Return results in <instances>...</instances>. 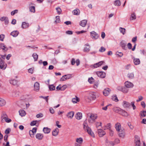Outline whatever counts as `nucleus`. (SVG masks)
Returning a JSON list of instances; mask_svg holds the SVG:
<instances>
[{"label":"nucleus","mask_w":146,"mask_h":146,"mask_svg":"<svg viewBox=\"0 0 146 146\" xmlns=\"http://www.w3.org/2000/svg\"><path fill=\"white\" fill-rule=\"evenodd\" d=\"M86 120L87 119H86V120L84 121L83 124L84 129V130L85 131H86L89 134H90L91 136L94 137V134L91 131L90 128L88 127L86 121Z\"/></svg>","instance_id":"nucleus-1"},{"label":"nucleus","mask_w":146,"mask_h":146,"mask_svg":"<svg viewBox=\"0 0 146 146\" xmlns=\"http://www.w3.org/2000/svg\"><path fill=\"white\" fill-rule=\"evenodd\" d=\"M88 116L89 117V118L88 119V122L89 123H93L95 121V120L97 118L96 115L91 113H89L88 114Z\"/></svg>","instance_id":"nucleus-2"},{"label":"nucleus","mask_w":146,"mask_h":146,"mask_svg":"<svg viewBox=\"0 0 146 146\" xmlns=\"http://www.w3.org/2000/svg\"><path fill=\"white\" fill-rule=\"evenodd\" d=\"M104 63V62L101 61L98 62L91 65L90 67L92 68H95L100 66Z\"/></svg>","instance_id":"nucleus-3"},{"label":"nucleus","mask_w":146,"mask_h":146,"mask_svg":"<svg viewBox=\"0 0 146 146\" xmlns=\"http://www.w3.org/2000/svg\"><path fill=\"white\" fill-rule=\"evenodd\" d=\"M135 146H141L139 137L137 135H135Z\"/></svg>","instance_id":"nucleus-4"},{"label":"nucleus","mask_w":146,"mask_h":146,"mask_svg":"<svg viewBox=\"0 0 146 146\" xmlns=\"http://www.w3.org/2000/svg\"><path fill=\"white\" fill-rule=\"evenodd\" d=\"M96 74L98 77L101 78H104L106 76V73L103 72H97Z\"/></svg>","instance_id":"nucleus-5"},{"label":"nucleus","mask_w":146,"mask_h":146,"mask_svg":"<svg viewBox=\"0 0 146 146\" xmlns=\"http://www.w3.org/2000/svg\"><path fill=\"white\" fill-rule=\"evenodd\" d=\"M91 36L93 39H96L99 37V35L98 34L94 31L91 32Z\"/></svg>","instance_id":"nucleus-6"},{"label":"nucleus","mask_w":146,"mask_h":146,"mask_svg":"<svg viewBox=\"0 0 146 146\" xmlns=\"http://www.w3.org/2000/svg\"><path fill=\"white\" fill-rule=\"evenodd\" d=\"M118 133V135L120 137L122 138H124L125 136V133L124 129H122L119 131H117Z\"/></svg>","instance_id":"nucleus-7"},{"label":"nucleus","mask_w":146,"mask_h":146,"mask_svg":"<svg viewBox=\"0 0 146 146\" xmlns=\"http://www.w3.org/2000/svg\"><path fill=\"white\" fill-rule=\"evenodd\" d=\"M105 143L106 146H113L115 145L114 143L109 141L107 139L106 140Z\"/></svg>","instance_id":"nucleus-8"},{"label":"nucleus","mask_w":146,"mask_h":146,"mask_svg":"<svg viewBox=\"0 0 146 146\" xmlns=\"http://www.w3.org/2000/svg\"><path fill=\"white\" fill-rule=\"evenodd\" d=\"M34 90L36 91H38L40 89V84L38 82H36L34 84Z\"/></svg>","instance_id":"nucleus-9"},{"label":"nucleus","mask_w":146,"mask_h":146,"mask_svg":"<svg viewBox=\"0 0 146 146\" xmlns=\"http://www.w3.org/2000/svg\"><path fill=\"white\" fill-rule=\"evenodd\" d=\"M98 134L100 137H102L106 134V132L102 129H98Z\"/></svg>","instance_id":"nucleus-10"},{"label":"nucleus","mask_w":146,"mask_h":146,"mask_svg":"<svg viewBox=\"0 0 146 146\" xmlns=\"http://www.w3.org/2000/svg\"><path fill=\"white\" fill-rule=\"evenodd\" d=\"M121 125L119 123H117L115 125V128L117 131H119L120 130L122 129H121Z\"/></svg>","instance_id":"nucleus-11"},{"label":"nucleus","mask_w":146,"mask_h":146,"mask_svg":"<svg viewBox=\"0 0 146 146\" xmlns=\"http://www.w3.org/2000/svg\"><path fill=\"white\" fill-rule=\"evenodd\" d=\"M43 135L41 133H37L36 135V138L39 140H42L43 138Z\"/></svg>","instance_id":"nucleus-12"},{"label":"nucleus","mask_w":146,"mask_h":146,"mask_svg":"<svg viewBox=\"0 0 146 146\" xmlns=\"http://www.w3.org/2000/svg\"><path fill=\"white\" fill-rule=\"evenodd\" d=\"M90 46L88 44H87L85 45L84 51L85 52H88L90 50Z\"/></svg>","instance_id":"nucleus-13"},{"label":"nucleus","mask_w":146,"mask_h":146,"mask_svg":"<svg viewBox=\"0 0 146 146\" xmlns=\"http://www.w3.org/2000/svg\"><path fill=\"white\" fill-rule=\"evenodd\" d=\"M125 84L127 88H131L133 86V84L132 83L128 81L126 82Z\"/></svg>","instance_id":"nucleus-14"},{"label":"nucleus","mask_w":146,"mask_h":146,"mask_svg":"<svg viewBox=\"0 0 146 146\" xmlns=\"http://www.w3.org/2000/svg\"><path fill=\"white\" fill-rule=\"evenodd\" d=\"M10 83L13 85H16L17 84L18 81L15 79H12L9 81Z\"/></svg>","instance_id":"nucleus-15"},{"label":"nucleus","mask_w":146,"mask_h":146,"mask_svg":"<svg viewBox=\"0 0 146 146\" xmlns=\"http://www.w3.org/2000/svg\"><path fill=\"white\" fill-rule=\"evenodd\" d=\"M110 90L108 88L105 89L103 91L104 95L105 96H108L110 93Z\"/></svg>","instance_id":"nucleus-16"},{"label":"nucleus","mask_w":146,"mask_h":146,"mask_svg":"<svg viewBox=\"0 0 146 146\" xmlns=\"http://www.w3.org/2000/svg\"><path fill=\"white\" fill-rule=\"evenodd\" d=\"M76 118L80 120L82 118V114L80 112H78L75 115Z\"/></svg>","instance_id":"nucleus-17"},{"label":"nucleus","mask_w":146,"mask_h":146,"mask_svg":"<svg viewBox=\"0 0 146 146\" xmlns=\"http://www.w3.org/2000/svg\"><path fill=\"white\" fill-rule=\"evenodd\" d=\"M51 129L47 127H44L43 128V131L45 134L49 133Z\"/></svg>","instance_id":"nucleus-18"},{"label":"nucleus","mask_w":146,"mask_h":146,"mask_svg":"<svg viewBox=\"0 0 146 146\" xmlns=\"http://www.w3.org/2000/svg\"><path fill=\"white\" fill-rule=\"evenodd\" d=\"M8 116L7 115L6 113L5 112H3L2 113L1 115V119H2V121H3V119H5L7 118Z\"/></svg>","instance_id":"nucleus-19"},{"label":"nucleus","mask_w":146,"mask_h":146,"mask_svg":"<svg viewBox=\"0 0 146 146\" xmlns=\"http://www.w3.org/2000/svg\"><path fill=\"white\" fill-rule=\"evenodd\" d=\"M87 23V21L86 20H84L81 21L80 23V25L83 27H84Z\"/></svg>","instance_id":"nucleus-20"},{"label":"nucleus","mask_w":146,"mask_h":146,"mask_svg":"<svg viewBox=\"0 0 146 146\" xmlns=\"http://www.w3.org/2000/svg\"><path fill=\"white\" fill-rule=\"evenodd\" d=\"M123 106L124 108H128L130 106V104L126 101H124Z\"/></svg>","instance_id":"nucleus-21"},{"label":"nucleus","mask_w":146,"mask_h":146,"mask_svg":"<svg viewBox=\"0 0 146 146\" xmlns=\"http://www.w3.org/2000/svg\"><path fill=\"white\" fill-rule=\"evenodd\" d=\"M72 13L75 15H78L80 13V11L79 9H76L72 11Z\"/></svg>","instance_id":"nucleus-22"},{"label":"nucleus","mask_w":146,"mask_h":146,"mask_svg":"<svg viewBox=\"0 0 146 146\" xmlns=\"http://www.w3.org/2000/svg\"><path fill=\"white\" fill-rule=\"evenodd\" d=\"M59 132V129L58 128H56L53 132L52 134L53 136H57Z\"/></svg>","instance_id":"nucleus-23"},{"label":"nucleus","mask_w":146,"mask_h":146,"mask_svg":"<svg viewBox=\"0 0 146 146\" xmlns=\"http://www.w3.org/2000/svg\"><path fill=\"white\" fill-rule=\"evenodd\" d=\"M74 112L73 111H72L68 113L67 115V116L68 118L71 119L74 116Z\"/></svg>","instance_id":"nucleus-24"},{"label":"nucleus","mask_w":146,"mask_h":146,"mask_svg":"<svg viewBox=\"0 0 146 146\" xmlns=\"http://www.w3.org/2000/svg\"><path fill=\"white\" fill-rule=\"evenodd\" d=\"M133 62L135 65H137L140 64V61L139 59L134 58L133 59Z\"/></svg>","instance_id":"nucleus-25"},{"label":"nucleus","mask_w":146,"mask_h":146,"mask_svg":"<svg viewBox=\"0 0 146 146\" xmlns=\"http://www.w3.org/2000/svg\"><path fill=\"white\" fill-rule=\"evenodd\" d=\"M6 104V102L4 100L0 98V106H4Z\"/></svg>","instance_id":"nucleus-26"},{"label":"nucleus","mask_w":146,"mask_h":146,"mask_svg":"<svg viewBox=\"0 0 146 146\" xmlns=\"http://www.w3.org/2000/svg\"><path fill=\"white\" fill-rule=\"evenodd\" d=\"M1 48L4 51H7L8 50L7 48L6 47L4 44H1L0 45V48Z\"/></svg>","instance_id":"nucleus-27"},{"label":"nucleus","mask_w":146,"mask_h":146,"mask_svg":"<svg viewBox=\"0 0 146 146\" xmlns=\"http://www.w3.org/2000/svg\"><path fill=\"white\" fill-rule=\"evenodd\" d=\"M19 32L17 31H14L11 33V35L13 37H16L18 35Z\"/></svg>","instance_id":"nucleus-28"},{"label":"nucleus","mask_w":146,"mask_h":146,"mask_svg":"<svg viewBox=\"0 0 146 146\" xmlns=\"http://www.w3.org/2000/svg\"><path fill=\"white\" fill-rule=\"evenodd\" d=\"M29 26V24L25 22H23L22 23L21 27L23 29L26 28Z\"/></svg>","instance_id":"nucleus-29"},{"label":"nucleus","mask_w":146,"mask_h":146,"mask_svg":"<svg viewBox=\"0 0 146 146\" xmlns=\"http://www.w3.org/2000/svg\"><path fill=\"white\" fill-rule=\"evenodd\" d=\"M76 141L78 143L81 144L83 142V139L82 137H79L76 138Z\"/></svg>","instance_id":"nucleus-30"},{"label":"nucleus","mask_w":146,"mask_h":146,"mask_svg":"<svg viewBox=\"0 0 146 146\" xmlns=\"http://www.w3.org/2000/svg\"><path fill=\"white\" fill-rule=\"evenodd\" d=\"M19 115L22 117L26 115L25 112L23 110H20L19 111Z\"/></svg>","instance_id":"nucleus-31"},{"label":"nucleus","mask_w":146,"mask_h":146,"mask_svg":"<svg viewBox=\"0 0 146 146\" xmlns=\"http://www.w3.org/2000/svg\"><path fill=\"white\" fill-rule=\"evenodd\" d=\"M120 111L121 112L120 113H121V114L123 116L127 117L129 115L127 112L123 110H120Z\"/></svg>","instance_id":"nucleus-32"},{"label":"nucleus","mask_w":146,"mask_h":146,"mask_svg":"<svg viewBox=\"0 0 146 146\" xmlns=\"http://www.w3.org/2000/svg\"><path fill=\"white\" fill-rule=\"evenodd\" d=\"M32 56L33 57L35 61H36L37 60L38 55L36 53H34L33 54Z\"/></svg>","instance_id":"nucleus-33"},{"label":"nucleus","mask_w":146,"mask_h":146,"mask_svg":"<svg viewBox=\"0 0 146 146\" xmlns=\"http://www.w3.org/2000/svg\"><path fill=\"white\" fill-rule=\"evenodd\" d=\"M127 77L130 79H132L134 78V74L133 73H129L127 75Z\"/></svg>","instance_id":"nucleus-34"},{"label":"nucleus","mask_w":146,"mask_h":146,"mask_svg":"<svg viewBox=\"0 0 146 146\" xmlns=\"http://www.w3.org/2000/svg\"><path fill=\"white\" fill-rule=\"evenodd\" d=\"M136 16L135 13H133L131 15L130 18V20H133L135 19L136 18Z\"/></svg>","instance_id":"nucleus-35"},{"label":"nucleus","mask_w":146,"mask_h":146,"mask_svg":"<svg viewBox=\"0 0 146 146\" xmlns=\"http://www.w3.org/2000/svg\"><path fill=\"white\" fill-rule=\"evenodd\" d=\"M114 4L116 6H119L121 4L120 1L118 0H116L115 1Z\"/></svg>","instance_id":"nucleus-36"},{"label":"nucleus","mask_w":146,"mask_h":146,"mask_svg":"<svg viewBox=\"0 0 146 146\" xmlns=\"http://www.w3.org/2000/svg\"><path fill=\"white\" fill-rule=\"evenodd\" d=\"M49 88L50 91L54 90L55 89V87L52 84L49 85Z\"/></svg>","instance_id":"nucleus-37"},{"label":"nucleus","mask_w":146,"mask_h":146,"mask_svg":"<svg viewBox=\"0 0 146 146\" xmlns=\"http://www.w3.org/2000/svg\"><path fill=\"white\" fill-rule=\"evenodd\" d=\"M30 11L31 12L34 13L35 12V7L32 6L29 7Z\"/></svg>","instance_id":"nucleus-38"},{"label":"nucleus","mask_w":146,"mask_h":146,"mask_svg":"<svg viewBox=\"0 0 146 146\" xmlns=\"http://www.w3.org/2000/svg\"><path fill=\"white\" fill-rule=\"evenodd\" d=\"M76 98H73L72 99V101L74 103H76L77 102L79 101V98L78 97L76 96Z\"/></svg>","instance_id":"nucleus-39"},{"label":"nucleus","mask_w":146,"mask_h":146,"mask_svg":"<svg viewBox=\"0 0 146 146\" xmlns=\"http://www.w3.org/2000/svg\"><path fill=\"white\" fill-rule=\"evenodd\" d=\"M119 29L120 32L122 33L123 35H124L125 32V29L122 27H120Z\"/></svg>","instance_id":"nucleus-40"},{"label":"nucleus","mask_w":146,"mask_h":146,"mask_svg":"<svg viewBox=\"0 0 146 146\" xmlns=\"http://www.w3.org/2000/svg\"><path fill=\"white\" fill-rule=\"evenodd\" d=\"M13 96L15 97H17L19 95V92L18 91H15L13 92Z\"/></svg>","instance_id":"nucleus-41"},{"label":"nucleus","mask_w":146,"mask_h":146,"mask_svg":"<svg viewBox=\"0 0 146 146\" xmlns=\"http://www.w3.org/2000/svg\"><path fill=\"white\" fill-rule=\"evenodd\" d=\"M56 19L55 21V23H59L60 22V17L59 16H57L56 17Z\"/></svg>","instance_id":"nucleus-42"},{"label":"nucleus","mask_w":146,"mask_h":146,"mask_svg":"<svg viewBox=\"0 0 146 146\" xmlns=\"http://www.w3.org/2000/svg\"><path fill=\"white\" fill-rule=\"evenodd\" d=\"M64 76H65V79L66 80L70 79L72 78L71 75L70 74L65 75H64Z\"/></svg>","instance_id":"nucleus-43"},{"label":"nucleus","mask_w":146,"mask_h":146,"mask_svg":"<svg viewBox=\"0 0 146 146\" xmlns=\"http://www.w3.org/2000/svg\"><path fill=\"white\" fill-rule=\"evenodd\" d=\"M34 133L31 130H30L29 131V134L31 137H34Z\"/></svg>","instance_id":"nucleus-44"},{"label":"nucleus","mask_w":146,"mask_h":146,"mask_svg":"<svg viewBox=\"0 0 146 146\" xmlns=\"http://www.w3.org/2000/svg\"><path fill=\"white\" fill-rule=\"evenodd\" d=\"M116 55H117L118 56L121 57L123 56V54L121 52H117L116 53Z\"/></svg>","instance_id":"nucleus-45"},{"label":"nucleus","mask_w":146,"mask_h":146,"mask_svg":"<svg viewBox=\"0 0 146 146\" xmlns=\"http://www.w3.org/2000/svg\"><path fill=\"white\" fill-rule=\"evenodd\" d=\"M37 121L36 120V121H33L30 123V125L31 126H34L36 124Z\"/></svg>","instance_id":"nucleus-46"},{"label":"nucleus","mask_w":146,"mask_h":146,"mask_svg":"<svg viewBox=\"0 0 146 146\" xmlns=\"http://www.w3.org/2000/svg\"><path fill=\"white\" fill-rule=\"evenodd\" d=\"M18 12V10L16 9L14 11H12L11 12V15H14L15 14L17 13Z\"/></svg>","instance_id":"nucleus-47"},{"label":"nucleus","mask_w":146,"mask_h":146,"mask_svg":"<svg viewBox=\"0 0 146 146\" xmlns=\"http://www.w3.org/2000/svg\"><path fill=\"white\" fill-rule=\"evenodd\" d=\"M112 99L113 100L115 101V102H117L118 101L117 98L116 96H112Z\"/></svg>","instance_id":"nucleus-48"},{"label":"nucleus","mask_w":146,"mask_h":146,"mask_svg":"<svg viewBox=\"0 0 146 146\" xmlns=\"http://www.w3.org/2000/svg\"><path fill=\"white\" fill-rule=\"evenodd\" d=\"M121 91L124 93H127L128 92V90L126 88H123Z\"/></svg>","instance_id":"nucleus-49"},{"label":"nucleus","mask_w":146,"mask_h":146,"mask_svg":"<svg viewBox=\"0 0 146 146\" xmlns=\"http://www.w3.org/2000/svg\"><path fill=\"white\" fill-rule=\"evenodd\" d=\"M94 79L92 77L89 78L88 80V81L90 84L94 82Z\"/></svg>","instance_id":"nucleus-50"},{"label":"nucleus","mask_w":146,"mask_h":146,"mask_svg":"<svg viewBox=\"0 0 146 146\" xmlns=\"http://www.w3.org/2000/svg\"><path fill=\"white\" fill-rule=\"evenodd\" d=\"M121 46L122 48L123 49L125 50H126L127 48V47H126V44L125 43H122L121 44Z\"/></svg>","instance_id":"nucleus-51"},{"label":"nucleus","mask_w":146,"mask_h":146,"mask_svg":"<svg viewBox=\"0 0 146 146\" xmlns=\"http://www.w3.org/2000/svg\"><path fill=\"white\" fill-rule=\"evenodd\" d=\"M141 113H140L141 115L143 117H145L146 115L145 114V113H146V111H141Z\"/></svg>","instance_id":"nucleus-52"},{"label":"nucleus","mask_w":146,"mask_h":146,"mask_svg":"<svg viewBox=\"0 0 146 146\" xmlns=\"http://www.w3.org/2000/svg\"><path fill=\"white\" fill-rule=\"evenodd\" d=\"M90 98L92 100H94L96 98V96L94 94H92L90 95Z\"/></svg>","instance_id":"nucleus-53"},{"label":"nucleus","mask_w":146,"mask_h":146,"mask_svg":"<svg viewBox=\"0 0 146 146\" xmlns=\"http://www.w3.org/2000/svg\"><path fill=\"white\" fill-rule=\"evenodd\" d=\"M56 9L57 10L58 13L59 14H60L62 11L61 9L59 7H57L56 8Z\"/></svg>","instance_id":"nucleus-54"},{"label":"nucleus","mask_w":146,"mask_h":146,"mask_svg":"<svg viewBox=\"0 0 146 146\" xmlns=\"http://www.w3.org/2000/svg\"><path fill=\"white\" fill-rule=\"evenodd\" d=\"M105 50L106 48L103 46L101 47L99 50L100 52H101L105 51Z\"/></svg>","instance_id":"nucleus-55"},{"label":"nucleus","mask_w":146,"mask_h":146,"mask_svg":"<svg viewBox=\"0 0 146 146\" xmlns=\"http://www.w3.org/2000/svg\"><path fill=\"white\" fill-rule=\"evenodd\" d=\"M5 38V35L3 34L0 35V40L3 41Z\"/></svg>","instance_id":"nucleus-56"},{"label":"nucleus","mask_w":146,"mask_h":146,"mask_svg":"<svg viewBox=\"0 0 146 146\" xmlns=\"http://www.w3.org/2000/svg\"><path fill=\"white\" fill-rule=\"evenodd\" d=\"M143 97L141 96H140L138 97V99L136 100L137 102H138L140 101H141L143 100Z\"/></svg>","instance_id":"nucleus-57"},{"label":"nucleus","mask_w":146,"mask_h":146,"mask_svg":"<svg viewBox=\"0 0 146 146\" xmlns=\"http://www.w3.org/2000/svg\"><path fill=\"white\" fill-rule=\"evenodd\" d=\"M4 120L7 123H9L11 121V119L8 118V117L5 119Z\"/></svg>","instance_id":"nucleus-58"},{"label":"nucleus","mask_w":146,"mask_h":146,"mask_svg":"<svg viewBox=\"0 0 146 146\" xmlns=\"http://www.w3.org/2000/svg\"><path fill=\"white\" fill-rule=\"evenodd\" d=\"M67 86L66 85H64L61 87V90L63 91L64 90L67 88Z\"/></svg>","instance_id":"nucleus-59"},{"label":"nucleus","mask_w":146,"mask_h":146,"mask_svg":"<svg viewBox=\"0 0 146 146\" xmlns=\"http://www.w3.org/2000/svg\"><path fill=\"white\" fill-rule=\"evenodd\" d=\"M128 126L129 127L130 129H132L133 128V127L132 126L130 122H128L127 123Z\"/></svg>","instance_id":"nucleus-60"},{"label":"nucleus","mask_w":146,"mask_h":146,"mask_svg":"<svg viewBox=\"0 0 146 146\" xmlns=\"http://www.w3.org/2000/svg\"><path fill=\"white\" fill-rule=\"evenodd\" d=\"M10 129L9 128H7L5 131V133L6 134H8L9 133Z\"/></svg>","instance_id":"nucleus-61"},{"label":"nucleus","mask_w":146,"mask_h":146,"mask_svg":"<svg viewBox=\"0 0 146 146\" xmlns=\"http://www.w3.org/2000/svg\"><path fill=\"white\" fill-rule=\"evenodd\" d=\"M109 134L111 136H112L113 135V131L111 129H110Z\"/></svg>","instance_id":"nucleus-62"},{"label":"nucleus","mask_w":146,"mask_h":146,"mask_svg":"<svg viewBox=\"0 0 146 146\" xmlns=\"http://www.w3.org/2000/svg\"><path fill=\"white\" fill-rule=\"evenodd\" d=\"M43 116V115L41 113H39L38 114H37L36 115V117L37 118L41 117H42Z\"/></svg>","instance_id":"nucleus-63"},{"label":"nucleus","mask_w":146,"mask_h":146,"mask_svg":"<svg viewBox=\"0 0 146 146\" xmlns=\"http://www.w3.org/2000/svg\"><path fill=\"white\" fill-rule=\"evenodd\" d=\"M6 56L5 55H0V58L1 60H4L5 59V57Z\"/></svg>","instance_id":"nucleus-64"}]
</instances>
